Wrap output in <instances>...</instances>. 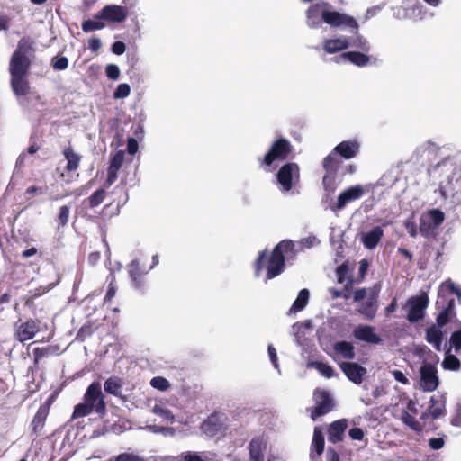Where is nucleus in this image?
Returning a JSON list of instances; mask_svg holds the SVG:
<instances>
[{
	"label": "nucleus",
	"instance_id": "obj_40",
	"mask_svg": "<svg viewBox=\"0 0 461 461\" xmlns=\"http://www.w3.org/2000/svg\"><path fill=\"white\" fill-rule=\"evenodd\" d=\"M402 422L415 431L421 430L420 422L411 414L405 412L402 416Z\"/></svg>",
	"mask_w": 461,
	"mask_h": 461
},
{
	"label": "nucleus",
	"instance_id": "obj_39",
	"mask_svg": "<svg viewBox=\"0 0 461 461\" xmlns=\"http://www.w3.org/2000/svg\"><path fill=\"white\" fill-rule=\"evenodd\" d=\"M150 385L159 391H167L170 387V383L162 376H156L150 380Z\"/></svg>",
	"mask_w": 461,
	"mask_h": 461
},
{
	"label": "nucleus",
	"instance_id": "obj_4",
	"mask_svg": "<svg viewBox=\"0 0 461 461\" xmlns=\"http://www.w3.org/2000/svg\"><path fill=\"white\" fill-rule=\"evenodd\" d=\"M433 178H439L438 192L444 199L454 196V182H458L456 168L450 160H444L429 170Z\"/></svg>",
	"mask_w": 461,
	"mask_h": 461
},
{
	"label": "nucleus",
	"instance_id": "obj_46",
	"mask_svg": "<svg viewBox=\"0 0 461 461\" xmlns=\"http://www.w3.org/2000/svg\"><path fill=\"white\" fill-rule=\"evenodd\" d=\"M106 76L113 80H117L120 77V69L114 64H109L105 68Z\"/></svg>",
	"mask_w": 461,
	"mask_h": 461
},
{
	"label": "nucleus",
	"instance_id": "obj_9",
	"mask_svg": "<svg viewBox=\"0 0 461 461\" xmlns=\"http://www.w3.org/2000/svg\"><path fill=\"white\" fill-rule=\"evenodd\" d=\"M291 152V145L288 140L279 139L273 143L269 151L264 158L266 166H271L276 160L285 159Z\"/></svg>",
	"mask_w": 461,
	"mask_h": 461
},
{
	"label": "nucleus",
	"instance_id": "obj_58",
	"mask_svg": "<svg viewBox=\"0 0 461 461\" xmlns=\"http://www.w3.org/2000/svg\"><path fill=\"white\" fill-rule=\"evenodd\" d=\"M349 437L354 440H362L364 438V432L359 428H353L348 432Z\"/></svg>",
	"mask_w": 461,
	"mask_h": 461
},
{
	"label": "nucleus",
	"instance_id": "obj_27",
	"mask_svg": "<svg viewBox=\"0 0 461 461\" xmlns=\"http://www.w3.org/2000/svg\"><path fill=\"white\" fill-rule=\"evenodd\" d=\"M324 450V438L321 433V430L319 428L314 429L312 442V451H311V458L312 461L315 459V455L318 456L323 453Z\"/></svg>",
	"mask_w": 461,
	"mask_h": 461
},
{
	"label": "nucleus",
	"instance_id": "obj_47",
	"mask_svg": "<svg viewBox=\"0 0 461 461\" xmlns=\"http://www.w3.org/2000/svg\"><path fill=\"white\" fill-rule=\"evenodd\" d=\"M450 423L456 427H461V403H458L451 417Z\"/></svg>",
	"mask_w": 461,
	"mask_h": 461
},
{
	"label": "nucleus",
	"instance_id": "obj_64",
	"mask_svg": "<svg viewBox=\"0 0 461 461\" xmlns=\"http://www.w3.org/2000/svg\"><path fill=\"white\" fill-rule=\"evenodd\" d=\"M117 172L116 170H113V169H110L108 168V176H107V180H106V183H107V185H111L113 184V182L116 180L117 178Z\"/></svg>",
	"mask_w": 461,
	"mask_h": 461
},
{
	"label": "nucleus",
	"instance_id": "obj_36",
	"mask_svg": "<svg viewBox=\"0 0 461 461\" xmlns=\"http://www.w3.org/2000/svg\"><path fill=\"white\" fill-rule=\"evenodd\" d=\"M442 366L447 370L456 371L460 368V361L454 355L447 353L442 362Z\"/></svg>",
	"mask_w": 461,
	"mask_h": 461
},
{
	"label": "nucleus",
	"instance_id": "obj_3",
	"mask_svg": "<svg viewBox=\"0 0 461 461\" xmlns=\"http://www.w3.org/2000/svg\"><path fill=\"white\" fill-rule=\"evenodd\" d=\"M306 18L307 25L312 29H317L325 23L333 28H351L356 32L358 30V24L354 17L331 10L326 2L311 5L307 10Z\"/></svg>",
	"mask_w": 461,
	"mask_h": 461
},
{
	"label": "nucleus",
	"instance_id": "obj_10",
	"mask_svg": "<svg viewBox=\"0 0 461 461\" xmlns=\"http://www.w3.org/2000/svg\"><path fill=\"white\" fill-rule=\"evenodd\" d=\"M428 303L429 299L428 295L425 293L420 294V296L410 298L407 303L408 320L411 322H415L422 319Z\"/></svg>",
	"mask_w": 461,
	"mask_h": 461
},
{
	"label": "nucleus",
	"instance_id": "obj_24",
	"mask_svg": "<svg viewBox=\"0 0 461 461\" xmlns=\"http://www.w3.org/2000/svg\"><path fill=\"white\" fill-rule=\"evenodd\" d=\"M377 292L372 291L367 300L359 307L358 312L365 315L366 319H373L375 315Z\"/></svg>",
	"mask_w": 461,
	"mask_h": 461
},
{
	"label": "nucleus",
	"instance_id": "obj_55",
	"mask_svg": "<svg viewBox=\"0 0 461 461\" xmlns=\"http://www.w3.org/2000/svg\"><path fill=\"white\" fill-rule=\"evenodd\" d=\"M348 274V267L345 265H341L337 268L336 275L338 282L342 284L344 282V278Z\"/></svg>",
	"mask_w": 461,
	"mask_h": 461
},
{
	"label": "nucleus",
	"instance_id": "obj_48",
	"mask_svg": "<svg viewBox=\"0 0 461 461\" xmlns=\"http://www.w3.org/2000/svg\"><path fill=\"white\" fill-rule=\"evenodd\" d=\"M390 373L398 383H400L402 384H410L409 378L402 371L394 369V370L390 371Z\"/></svg>",
	"mask_w": 461,
	"mask_h": 461
},
{
	"label": "nucleus",
	"instance_id": "obj_23",
	"mask_svg": "<svg viewBox=\"0 0 461 461\" xmlns=\"http://www.w3.org/2000/svg\"><path fill=\"white\" fill-rule=\"evenodd\" d=\"M344 60H348L357 67H365L369 63L370 57L358 51H348L342 53L337 62Z\"/></svg>",
	"mask_w": 461,
	"mask_h": 461
},
{
	"label": "nucleus",
	"instance_id": "obj_26",
	"mask_svg": "<svg viewBox=\"0 0 461 461\" xmlns=\"http://www.w3.org/2000/svg\"><path fill=\"white\" fill-rule=\"evenodd\" d=\"M151 411L167 424H172L175 421L174 414L168 408H167L166 404L162 401L156 402L152 407Z\"/></svg>",
	"mask_w": 461,
	"mask_h": 461
},
{
	"label": "nucleus",
	"instance_id": "obj_43",
	"mask_svg": "<svg viewBox=\"0 0 461 461\" xmlns=\"http://www.w3.org/2000/svg\"><path fill=\"white\" fill-rule=\"evenodd\" d=\"M131 93V87L128 84L122 83L118 85L117 88L113 93V97L115 99H122L129 96Z\"/></svg>",
	"mask_w": 461,
	"mask_h": 461
},
{
	"label": "nucleus",
	"instance_id": "obj_21",
	"mask_svg": "<svg viewBox=\"0 0 461 461\" xmlns=\"http://www.w3.org/2000/svg\"><path fill=\"white\" fill-rule=\"evenodd\" d=\"M334 151L346 159L354 158L359 151V143L357 140H346L339 143Z\"/></svg>",
	"mask_w": 461,
	"mask_h": 461
},
{
	"label": "nucleus",
	"instance_id": "obj_42",
	"mask_svg": "<svg viewBox=\"0 0 461 461\" xmlns=\"http://www.w3.org/2000/svg\"><path fill=\"white\" fill-rule=\"evenodd\" d=\"M107 461H144V459L133 453H122L109 458Z\"/></svg>",
	"mask_w": 461,
	"mask_h": 461
},
{
	"label": "nucleus",
	"instance_id": "obj_41",
	"mask_svg": "<svg viewBox=\"0 0 461 461\" xmlns=\"http://www.w3.org/2000/svg\"><path fill=\"white\" fill-rule=\"evenodd\" d=\"M124 160V152L123 151H117L115 152L111 158L110 163V169L118 171L120 167H122Z\"/></svg>",
	"mask_w": 461,
	"mask_h": 461
},
{
	"label": "nucleus",
	"instance_id": "obj_19",
	"mask_svg": "<svg viewBox=\"0 0 461 461\" xmlns=\"http://www.w3.org/2000/svg\"><path fill=\"white\" fill-rule=\"evenodd\" d=\"M353 333L357 339L367 343L379 344L382 341L380 336L375 332V329L368 325L356 327Z\"/></svg>",
	"mask_w": 461,
	"mask_h": 461
},
{
	"label": "nucleus",
	"instance_id": "obj_33",
	"mask_svg": "<svg viewBox=\"0 0 461 461\" xmlns=\"http://www.w3.org/2000/svg\"><path fill=\"white\" fill-rule=\"evenodd\" d=\"M309 366L314 367L321 375L326 378H331L335 375L334 369L322 362H311L308 364Z\"/></svg>",
	"mask_w": 461,
	"mask_h": 461
},
{
	"label": "nucleus",
	"instance_id": "obj_51",
	"mask_svg": "<svg viewBox=\"0 0 461 461\" xmlns=\"http://www.w3.org/2000/svg\"><path fill=\"white\" fill-rule=\"evenodd\" d=\"M45 419L44 413L38 411L34 416L32 425L34 431H36L39 428H41L43 425V421Z\"/></svg>",
	"mask_w": 461,
	"mask_h": 461
},
{
	"label": "nucleus",
	"instance_id": "obj_60",
	"mask_svg": "<svg viewBox=\"0 0 461 461\" xmlns=\"http://www.w3.org/2000/svg\"><path fill=\"white\" fill-rule=\"evenodd\" d=\"M333 182H334V176H332L331 173L329 172V174L323 177V184L327 189L330 188V191H333V189H334Z\"/></svg>",
	"mask_w": 461,
	"mask_h": 461
},
{
	"label": "nucleus",
	"instance_id": "obj_62",
	"mask_svg": "<svg viewBox=\"0 0 461 461\" xmlns=\"http://www.w3.org/2000/svg\"><path fill=\"white\" fill-rule=\"evenodd\" d=\"M102 46L101 41L97 38H93L88 41V47L93 51H97Z\"/></svg>",
	"mask_w": 461,
	"mask_h": 461
},
{
	"label": "nucleus",
	"instance_id": "obj_56",
	"mask_svg": "<svg viewBox=\"0 0 461 461\" xmlns=\"http://www.w3.org/2000/svg\"><path fill=\"white\" fill-rule=\"evenodd\" d=\"M404 226H405L408 233L411 237H416L417 236L418 231H417V229H416V224H415V222L412 220L406 221L405 223H404Z\"/></svg>",
	"mask_w": 461,
	"mask_h": 461
},
{
	"label": "nucleus",
	"instance_id": "obj_7",
	"mask_svg": "<svg viewBox=\"0 0 461 461\" xmlns=\"http://www.w3.org/2000/svg\"><path fill=\"white\" fill-rule=\"evenodd\" d=\"M369 191V185H357L347 188L338 196L336 204L331 208L332 211H341L347 204L360 199Z\"/></svg>",
	"mask_w": 461,
	"mask_h": 461
},
{
	"label": "nucleus",
	"instance_id": "obj_35",
	"mask_svg": "<svg viewBox=\"0 0 461 461\" xmlns=\"http://www.w3.org/2000/svg\"><path fill=\"white\" fill-rule=\"evenodd\" d=\"M447 293L455 294L458 297L461 296V290L450 280L444 282L438 289L439 296H445Z\"/></svg>",
	"mask_w": 461,
	"mask_h": 461
},
{
	"label": "nucleus",
	"instance_id": "obj_49",
	"mask_svg": "<svg viewBox=\"0 0 461 461\" xmlns=\"http://www.w3.org/2000/svg\"><path fill=\"white\" fill-rule=\"evenodd\" d=\"M267 351H268V356H269L270 361L272 362L274 367L278 371V373H280V368H279V364H278L277 354H276V348L272 345H269Z\"/></svg>",
	"mask_w": 461,
	"mask_h": 461
},
{
	"label": "nucleus",
	"instance_id": "obj_31",
	"mask_svg": "<svg viewBox=\"0 0 461 461\" xmlns=\"http://www.w3.org/2000/svg\"><path fill=\"white\" fill-rule=\"evenodd\" d=\"M104 26V20L103 17H98V13L95 15L94 19L86 20L82 23V29L85 32L101 30Z\"/></svg>",
	"mask_w": 461,
	"mask_h": 461
},
{
	"label": "nucleus",
	"instance_id": "obj_32",
	"mask_svg": "<svg viewBox=\"0 0 461 461\" xmlns=\"http://www.w3.org/2000/svg\"><path fill=\"white\" fill-rule=\"evenodd\" d=\"M122 387V382L117 377L109 378L104 384V389L106 393L116 396L121 394Z\"/></svg>",
	"mask_w": 461,
	"mask_h": 461
},
{
	"label": "nucleus",
	"instance_id": "obj_16",
	"mask_svg": "<svg viewBox=\"0 0 461 461\" xmlns=\"http://www.w3.org/2000/svg\"><path fill=\"white\" fill-rule=\"evenodd\" d=\"M350 47V40L346 36H337L324 39L321 44L322 50L327 54H334L343 51Z\"/></svg>",
	"mask_w": 461,
	"mask_h": 461
},
{
	"label": "nucleus",
	"instance_id": "obj_52",
	"mask_svg": "<svg viewBox=\"0 0 461 461\" xmlns=\"http://www.w3.org/2000/svg\"><path fill=\"white\" fill-rule=\"evenodd\" d=\"M139 262L137 260L132 261V263L129 266V272L132 277V280L137 284L138 277L140 276L139 274Z\"/></svg>",
	"mask_w": 461,
	"mask_h": 461
},
{
	"label": "nucleus",
	"instance_id": "obj_34",
	"mask_svg": "<svg viewBox=\"0 0 461 461\" xmlns=\"http://www.w3.org/2000/svg\"><path fill=\"white\" fill-rule=\"evenodd\" d=\"M337 154L338 153L334 151L328 155L323 161L324 167L330 173H334L339 167L340 161L338 159Z\"/></svg>",
	"mask_w": 461,
	"mask_h": 461
},
{
	"label": "nucleus",
	"instance_id": "obj_22",
	"mask_svg": "<svg viewBox=\"0 0 461 461\" xmlns=\"http://www.w3.org/2000/svg\"><path fill=\"white\" fill-rule=\"evenodd\" d=\"M348 427L347 420H339L332 422L329 428L328 438L332 443H337L342 439L344 432Z\"/></svg>",
	"mask_w": 461,
	"mask_h": 461
},
{
	"label": "nucleus",
	"instance_id": "obj_11",
	"mask_svg": "<svg viewBox=\"0 0 461 461\" xmlns=\"http://www.w3.org/2000/svg\"><path fill=\"white\" fill-rule=\"evenodd\" d=\"M85 402L93 406L98 414H104L105 411V403L102 394L101 386L97 383H94L87 388L85 396Z\"/></svg>",
	"mask_w": 461,
	"mask_h": 461
},
{
	"label": "nucleus",
	"instance_id": "obj_63",
	"mask_svg": "<svg viewBox=\"0 0 461 461\" xmlns=\"http://www.w3.org/2000/svg\"><path fill=\"white\" fill-rule=\"evenodd\" d=\"M386 390L384 385H377L372 392V395L375 399L385 395Z\"/></svg>",
	"mask_w": 461,
	"mask_h": 461
},
{
	"label": "nucleus",
	"instance_id": "obj_59",
	"mask_svg": "<svg viewBox=\"0 0 461 461\" xmlns=\"http://www.w3.org/2000/svg\"><path fill=\"white\" fill-rule=\"evenodd\" d=\"M138 150V142L135 139L130 138L127 141V151L131 155H134Z\"/></svg>",
	"mask_w": 461,
	"mask_h": 461
},
{
	"label": "nucleus",
	"instance_id": "obj_30",
	"mask_svg": "<svg viewBox=\"0 0 461 461\" xmlns=\"http://www.w3.org/2000/svg\"><path fill=\"white\" fill-rule=\"evenodd\" d=\"M310 293L307 289H302L293 305L290 308V312H297L302 311L308 303Z\"/></svg>",
	"mask_w": 461,
	"mask_h": 461
},
{
	"label": "nucleus",
	"instance_id": "obj_12",
	"mask_svg": "<svg viewBox=\"0 0 461 461\" xmlns=\"http://www.w3.org/2000/svg\"><path fill=\"white\" fill-rule=\"evenodd\" d=\"M439 381L434 366L425 364L420 367V385L423 391L433 392L438 386Z\"/></svg>",
	"mask_w": 461,
	"mask_h": 461
},
{
	"label": "nucleus",
	"instance_id": "obj_29",
	"mask_svg": "<svg viewBox=\"0 0 461 461\" xmlns=\"http://www.w3.org/2000/svg\"><path fill=\"white\" fill-rule=\"evenodd\" d=\"M265 445L259 438L253 439L249 445L250 459L252 461H264L263 449Z\"/></svg>",
	"mask_w": 461,
	"mask_h": 461
},
{
	"label": "nucleus",
	"instance_id": "obj_1",
	"mask_svg": "<svg viewBox=\"0 0 461 461\" xmlns=\"http://www.w3.org/2000/svg\"><path fill=\"white\" fill-rule=\"evenodd\" d=\"M32 50V43L26 39H22L11 57L9 65L11 86L17 96L30 93L27 75L31 65Z\"/></svg>",
	"mask_w": 461,
	"mask_h": 461
},
{
	"label": "nucleus",
	"instance_id": "obj_37",
	"mask_svg": "<svg viewBox=\"0 0 461 461\" xmlns=\"http://www.w3.org/2000/svg\"><path fill=\"white\" fill-rule=\"evenodd\" d=\"M94 410L93 406L89 405L86 402L83 403H79L75 407L74 412H73V418H80L85 417L92 412Z\"/></svg>",
	"mask_w": 461,
	"mask_h": 461
},
{
	"label": "nucleus",
	"instance_id": "obj_8",
	"mask_svg": "<svg viewBox=\"0 0 461 461\" xmlns=\"http://www.w3.org/2000/svg\"><path fill=\"white\" fill-rule=\"evenodd\" d=\"M278 184L284 191H289L299 181V167L295 163L284 165L277 173Z\"/></svg>",
	"mask_w": 461,
	"mask_h": 461
},
{
	"label": "nucleus",
	"instance_id": "obj_13",
	"mask_svg": "<svg viewBox=\"0 0 461 461\" xmlns=\"http://www.w3.org/2000/svg\"><path fill=\"white\" fill-rule=\"evenodd\" d=\"M314 400L316 407L314 411L312 413V418L313 420L329 412L332 408V399L330 393L324 390L317 389L314 392Z\"/></svg>",
	"mask_w": 461,
	"mask_h": 461
},
{
	"label": "nucleus",
	"instance_id": "obj_45",
	"mask_svg": "<svg viewBox=\"0 0 461 461\" xmlns=\"http://www.w3.org/2000/svg\"><path fill=\"white\" fill-rule=\"evenodd\" d=\"M52 66L56 70H64L68 66V60L66 57H55L52 59Z\"/></svg>",
	"mask_w": 461,
	"mask_h": 461
},
{
	"label": "nucleus",
	"instance_id": "obj_6",
	"mask_svg": "<svg viewBox=\"0 0 461 461\" xmlns=\"http://www.w3.org/2000/svg\"><path fill=\"white\" fill-rule=\"evenodd\" d=\"M445 215L438 209H431L423 212L420 219V231L424 236L434 233L437 228L444 221Z\"/></svg>",
	"mask_w": 461,
	"mask_h": 461
},
{
	"label": "nucleus",
	"instance_id": "obj_44",
	"mask_svg": "<svg viewBox=\"0 0 461 461\" xmlns=\"http://www.w3.org/2000/svg\"><path fill=\"white\" fill-rule=\"evenodd\" d=\"M104 191L103 189H99L95 191L90 197H89V203L91 207H95L99 205L104 198Z\"/></svg>",
	"mask_w": 461,
	"mask_h": 461
},
{
	"label": "nucleus",
	"instance_id": "obj_38",
	"mask_svg": "<svg viewBox=\"0 0 461 461\" xmlns=\"http://www.w3.org/2000/svg\"><path fill=\"white\" fill-rule=\"evenodd\" d=\"M351 46L366 52L371 49L367 40L361 35H357L350 41V47Z\"/></svg>",
	"mask_w": 461,
	"mask_h": 461
},
{
	"label": "nucleus",
	"instance_id": "obj_53",
	"mask_svg": "<svg viewBox=\"0 0 461 461\" xmlns=\"http://www.w3.org/2000/svg\"><path fill=\"white\" fill-rule=\"evenodd\" d=\"M445 441L442 438H432L429 440V446L433 450L441 449L444 447Z\"/></svg>",
	"mask_w": 461,
	"mask_h": 461
},
{
	"label": "nucleus",
	"instance_id": "obj_14",
	"mask_svg": "<svg viewBox=\"0 0 461 461\" xmlns=\"http://www.w3.org/2000/svg\"><path fill=\"white\" fill-rule=\"evenodd\" d=\"M384 237V230L382 226H375L371 230L361 231L359 233V240L364 248L369 250L375 249L382 238Z\"/></svg>",
	"mask_w": 461,
	"mask_h": 461
},
{
	"label": "nucleus",
	"instance_id": "obj_15",
	"mask_svg": "<svg viewBox=\"0 0 461 461\" xmlns=\"http://www.w3.org/2000/svg\"><path fill=\"white\" fill-rule=\"evenodd\" d=\"M127 15L125 7L116 5H106L98 13V17H103L107 23H122Z\"/></svg>",
	"mask_w": 461,
	"mask_h": 461
},
{
	"label": "nucleus",
	"instance_id": "obj_50",
	"mask_svg": "<svg viewBox=\"0 0 461 461\" xmlns=\"http://www.w3.org/2000/svg\"><path fill=\"white\" fill-rule=\"evenodd\" d=\"M450 343L455 348L456 352L461 348V330L451 335Z\"/></svg>",
	"mask_w": 461,
	"mask_h": 461
},
{
	"label": "nucleus",
	"instance_id": "obj_20",
	"mask_svg": "<svg viewBox=\"0 0 461 461\" xmlns=\"http://www.w3.org/2000/svg\"><path fill=\"white\" fill-rule=\"evenodd\" d=\"M39 331V327L34 321H28L21 323L15 331L17 339L21 342H25L32 339Z\"/></svg>",
	"mask_w": 461,
	"mask_h": 461
},
{
	"label": "nucleus",
	"instance_id": "obj_2",
	"mask_svg": "<svg viewBox=\"0 0 461 461\" xmlns=\"http://www.w3.org/2000/svg\"><path fill=\"white\" fill-rule=\"evenodd\" d=\"M295 244L291 240L278 243L270 255L261 251L255 262V274L259 276L266 270V282L280 275L285 267V261L293 258Z\"/></svg>",
	"mask_w": 461,
	"mask_h": 461
},
{
	"label": "nucleus",
	"instance_id": "obj_57",
	"mask_svg": "<svg viewBox=\"0 0 461 461\" xmlns=\"http://www.w3.org/2000/svg\"><path fill=\"white\" fill-rule=\"evenodd\" d=\"M126 46L122 41H115L113 44L112 50L116 55H122L125 52Z\"/></svg>",
	"mask_w": 461,
	"mask_h": 461
},
{
	"label": "nucleus",
	"instance_id": "obj_28",
	"mask_svg": "<svg viewBox=\"0 0 461 461\" xmlns=\"http://www.w3.org/2000/svg\"><path fill=\"white\" fill-rule=\"evenodd\" d=\"M336 354L346 359H352L355 357L354 348L350 342L340 341L334 345Z\"/></svg>",
	"mask_w": 461,
	"mask_h": 461
},
{
	"label": "nucleus",
	"instance_id": "obj_25",
	"mask_svg": "<svg viewBox=\"0 0 461 461\" xmlns=\"http://www.w3.org/2000/svg\"><path fill=\"white\" fill-rule=\"evenodd\" d=\"M63 155L67 160L66 172H76L81 161V156L71 148H66Z\"/></svg>",
	"mask_w": 461,
	"mask_h": 461
},
{
	"label": "nucleus",
	"instance_id": "obj_5",
	"mask_svg": "<svg viewBox=\"0 0 461 461\" xmlns=\"http://www.w3.org/2000/svg\"><path fill=\"white\" fill-rule=\"evenodd\" d=\"M453 299L449 300L448 307L445 309L437 318L438 326L433 325L427 330L426 339L427 341L431 344L437 350H440L442 342V331L443 327L454 314L453 312Z\"/></svg>",
	"mask_w": 461,
	"mask_h": 461
},
{
	"label": "nucleus",
	"instance_id": "obj_17",
	"mask_svg": "<svg viewBox=\"0 0 461 461\" xmlns=\"http://www.w3.org/2000/svg\"><path fill=\"white\" fill-rule=\"evenodd\" d=\"M340 368L346 376L356 384H360L366 374V369L357 363L343 362L340 364Z\"/></svg>",
	"mask_w": 461,
	"mask_h": 461
},
{
	"label": "nucleus",
	"instance_id": "obj_61",
	"mask_svg": "<svg viewBox=\"0 0 461 461\" xmlns=\"http://www.w3.org/2000/svg\"><path fill=\"white\" fill-rule=\"evenodd\" d=\"M148 429L150 431L155 432V433H158V432H162V433L170 432V434H173V429H169V428H163V427H159V426H157V425H149V426H148Z\"/></svg>",
	"mask_w": 461,
	"mask_h": 461
},
{
	"label": "nucleus",
	"instance_id": "obj_54",
	"mask_svg": "<svg viewBox=\"0 0 461 461\" xmlns=\"http://www.w3.org/2000/svg\"><path fill=\"white\" fill-rule=\"evenodd\" d=\"M69 217V208L68 206H62L59 214V221L61 225H65Z\"/></svg>",
	"mask_w": 461,
	"mask_h": 461
},
{
	"label": "nucleus",
	"instance_id": "obj_18",
	"mask_svg": "<svg viewBox=\"0 0 461 461\" xmlns=\"http://www.w3.org/2000/svg\"><path fill=\"white\" fill-rule=\"evenodd\" d=\"M428 411L421 415V419H426L430 415L432 419H438L445 414L446 411V399L442 395H433L429 401Z\"/></svg>",
	"mask_w": 461,
	"mask_h": 461
}]
</instances>
